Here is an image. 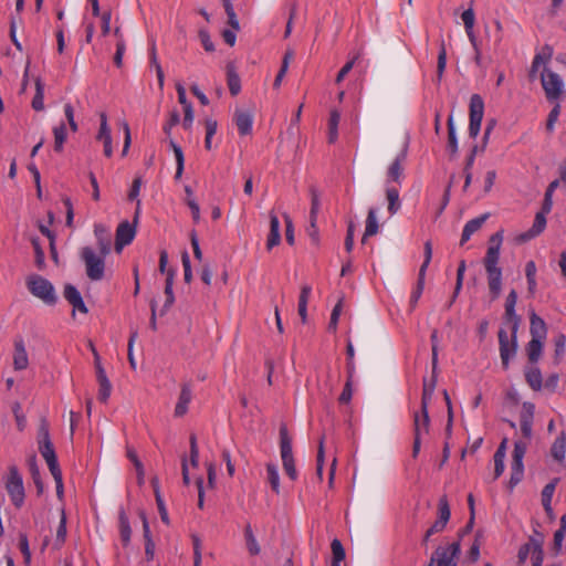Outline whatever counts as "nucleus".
<instances>
[{
  "label": "nucleus",
  "instance_id": "nucleus-29",
  "mask_svg": "<svg viewBox=\"0 0 566 566\" xmlns=\"http://www.w3.org/2000/svg\"><path fill=\"white\" fill-rule=\"evenodd\" d=\"M461 19L464 24L465 33H467L470 42L472 43V45L475 48L476 40H475L474 32H473L475 17H474L473 9L469 8L468 10H464L461 14Z\"/></svg>",
  "mask_w": 566,
  "mask_h": 566
},
{
  "label": "nucleus",
  "instance_id": "nucleus-21",
  "mask_svg": "<svg viewBox=\"0 0 566 566\" xmlns=\"http://www.w3.org/2000/svg\"><path fill=\"white\" fill-rule=\"evenodd\" d=\"M233 120L240 133V136H247L252 129L253 116L248 111H237Z\"/></svg>",
  "mask_w": 566,
  "mask_h": 566
},
{
  "label": "nucleus",
  "instance_id": "nucleus-6",
  "mask_svg": "<svg viewBox=\"0 0 566 566\" xmlns=\"http://www.w3.org/2000/svg\"><path fill=\"white\" fill-rule=\"evenodd\" d=\"M6 490L12 504L17 509H20L24 503L25 492L22 475L15 465H11L9 468V474L6 480Z\"/></svg>",
  "mask_w": 566,
  "mask_h": 566
},
{
  "label": "nucleus",
  "instance_id": "nucleus-51",
  "mask_svg": "<svg viewBox=\"0 0 566 566\" xmlns=\"http://www.w3.org/2000/svg\"><path fill=\"white\" fill-rule=\"evenodd\" d=\"M171 146H172V150H174V154H175V157H176V163H177V169H176L175 178L179 179L181 177V175H182L184 166H185L184 151H182L181 147L178 144H171Z\"/></svg>",
  "mask_w": 566,
  "mask_h": 566
},
{
  "label": "nucleus",
  "instance_id": "nucleus-61",
  "mask_svg": "<svg viewBox=\"0 0 566 566\" xmlns=\"http://www.w3.org/2000/svg\"><path fill=\"white\" fill-rule=\"evenodd\" d=\"M423 250H424V260H423V263L421 264V266L419 269V273L426 275L427 269H428V266H429V264L431 262V259H432V243H431L430 240L424 242Z\"/></svg>",
  "mask_w": 566,
  "mask_h": 566
},
{
  "label": "nucleus",
  "instance_id": "nucleus-23",
  "mask_svg": "<svg viewBox=\"0 0 566 566\" xmlns=\"http://www.w3.org/2000/svg\"><path fill=\"white\" fill-rule=\"evenodd\" d=\"M13 365H14V369H17V370H23L29 365L25 346H24L23 339H21V338L17 339L14 342Z\"/></svg>",
  "mask_w": 566,
  "mask_h": 566
},
{
  "label": "nucleus",
  "instance_id": "nucleus-34",
  "mask_svg": "<svg viewBox=\"0 0 566 566\" xmlns=\"http://www.w3.org/2000/svg\"><path fill=\"white\" fill-rule=\"evenodd\" d=\"M386 197L388 200V212L392 216L397 213L401 207L398 189L395 187H387Z\"/></svg>",
  "mask_w": 566,
  "mask_h": 566
},
{
  "label": "nucleus",
  "instance_id": "nucleus-40",
  "mask_svg": "<svg viewBox=\"0 0 566 566\" xmlns=\"http://www.w3.org/2000/svg\"><path fill=\"white\" fill-rule=\"evenodd\" d=\"M525 275L527 280V290L530 294L536 291V265L534 261H528L525 265Z\"/></svg>",
  "mask_w": 566,
  "mask_h": 566
},
{
  "label": "nucleus",
  "instance_id": "nucleus-31",
  "mask_svg": "<svg viewBox=\"0 0 566 566\" xmlns=\"http://www.w3.org/2000/svg\"><path fill=\"white\" fill-rule=\"evenodd\" d=\"M544 342H545V339L531 338V340L527 343L526 353H527L528 360L531 363L534 364L541 358L543 347H544Z\"/></svg>",
  "mask_w": 566,
  "mask_h": 566
},
{
  "label": "nucleus",
  "instance_id": "nucleus-24",
  "mask_svg": "<svg viewBox=\"0 0 566 566\" xmlns=\"http://www.w3.org/2000/svg\"><path fill=\"white\" fill-rule=\"evenodd\" d=\"M226 70H227V83H228L229 91L232 96H235L241 91L240 76H239L233 63H228Z\"/></svg>",
  "mask_w": 566,
  "mask_h": 566
},
{
  "label": "nucleus",
  "instance_id": "nucleus-26",
  "mask_svg": "<svg viewBox=\"0 0 566 566\" xmlns=\"http://www.w3.org/2000/svg\"><path fill=\"white\" fill-rule=\"evenodd\" d=\"M280 451L281 459L293 455L292 438L290 437L287 427L285 424H281L280 427Z\"/></svg>",
  "mask_w": 566,
  "mask_h": 566
},
{
  "label": "nucleus",
  "instance_id": "nucleus-17",
  "mask_svg": "<svg viewBox=\"0 0 566 566\" xmlns=\"http://www.w3.org/2000/svg\"><path fill=\"white\" fill-rule=\"evenodd\" d=\"M192 399V389L189 382H184L180 386V394L175 407L174 415L177 418L184 417L188 411V406Z\"/></svg>",
  "mask_w": 566,
  "mask_h": 566
},
{
  "label": "nucleus",
  "instance_id": "nucleus-14",
  "mask_svg": "<svg viewBox=\"0 0 566 566\" xmlns=\"http://www.w3.org/2000/svg\"><path fill=\"white\" fill-rule=\"evenodd\" d=\"M517 302V293L515 290H511L505 300V321L511 324V328L517 332L521 323V318L515 313V305Z\"/></svg>",
  "mask_w": 566,
  "mask_h": 566
},
{
  "label": "nucleus",
  "instance_id": "nucleus-46",
  "mask_svg": "<svg viewBox=\"0 0 566 566\" xmlns=\"http://www.w3.org/2000/svg\"><path fill=\"white\" fill-rule=\"evenodd\" d=\"M111 130L107 125V116L104 112L99 113V129L97 134L98 142H111Z\"/></svg>",
  "mask_w": 566,
  "mask_h": 566
},
{
  "label": "nucleus",
  "instance_id": "nucleus-45",
  "mask_svg": "<svg viewBox=\"0 0 566 566\" xmlns=\"http://www.w3.org/2000/svg\"><path fill=\"white\" fill-rule=\"evenodd\" d=\"M465 269H467L465 261L461 260L459 262V266H458V270H457L455 287H454V292H453V295H452V298H451V302H450L449 306H451V304L454 302V300L457 298V296L459 295V293H460V291L462 289Z\"/></svg>",
  "mask_w": 566,
  "mask_h": 566
},
{
  "label": "nucleus",
  "instance_id": "nucleus-3",
  "mask_svg": "<svg viewBox=\"0 0 566 566\" xmlns=\"http://www.w3.org/2000/svg\"><path fill=\"white\" fill-rule=\"evenodd\" d=\"M38 446L39 451L45 460L50 472L61 470L53 443L50 438L49 422L46 419H41L38 430Z\"/></svg>",
  "mask_w": 566,
  "mask_h": 566
},
{
  "label": "nucleus",
  "instance_id": "nucleus-9",
  "mask_svg": "<svg viewBox=\"0 0 566 566\" xmlns=\"http://www.w3.org/2000/svg\"><path fill=\"white\" fill-rule=\"evenodd\" d=\"M541 82L548 101L553 102L559 98L563 93L564 82L557 73L544 69L541 73Z\"/></svg>",
  "mask_w": 566,
  "mask_h": 566
},
{
  "label": "nucleus",
  "instance_id": "nucleus-35",
  "mask_svg": "<svg viewBox=\"0 0 566 566\" xmlns=\"http://www.w3.org/2000/svg\"><path fill=\"white\" fill-rule=\"evenodd\" d=\"M528 442L524 440L515 441L514 450L512 454V465L514 467H523V458L526 453Z\"/></svg>",
  "mask_w": 566,
  "mask_h": 566
},
{
  "label": "nucleus",
  "instance_id": "nucleus-5",
  "mask_svg": "<svg viewBox=\"0 0 566 566\" xmlns=\"http://www.w3.org/2000/svg\"><path fill=\"white\" fill-rule=\"evenodd\" d=\"M460 554V541H455L447 545H440L432 553L428 566H458Z\"/></svg>",
  "mask_w": 566,
  "mask_h": 566
},
{
  "label": "nucleus",
  "instance_id": "nucleus-36",
  "mask_svg": "<svg viewBox=\"0 0 566 566\" xmlns=\"http://www.w3.org/2000/svg\"><path fill=\"white\" fill-rule=\"evenodd\" d=\"M528 442L524 440L515 441L514 450L512 454V465L514 467H523V458L526 453Z\"/></svg>",
  "mask_w": 566,
  "mask_h": 566
},
{
  "label": "nucleus",
  "instance_id": "nucleus-7",
  "mask_svg": "<svg viewBox=\"0 0 566 566\" xmlns=\"http://www.w3.org/2000/svg\"><path fill=\"white\" fill-rule=\"evenodd\" d=\"M500 345V357L504 369H507L511 358H513L517 350V332L511 328V337L507 332L501 328L497 333Z\"/></svg>",
  "mask_w": 566,
  "mask_h": 566
},
{
  "label": "nucleus",
  "instance_id": "nucleus-58",
  "mask_svg": "<svg viewBox=\"0 0 566 566\" xmlns=\"http://www.w3.org/2000/svg\"><path fill=\"white\" fill-rule=\"evenodd\" d=\"M333 562H343L345 559V549L339 539L334 538L331 544Z\"/></svg>",
  "mask_w": 566,
  "mask_h": 566
},
{
  "label": "nucleus",
  "instance_id": "nucleus-1",
  "mask_svg": "<svg viewBox=\"0 0 566 566\" xmlns=\"http://www.w3.org/2000/svg\"><path fill=\"white\" fill-rule=\"evenodd\" d=\"M502 242L503 230H499L490 237L489 247L483 258V265L486 272L488 286L492 300H496L502 292V269L499 266Z\"/></svg>",
  "mask_w": 566,
  "mask_h": 566
},
{
  "label": "nucleus",
  "instance_id": "nucleus-49",
  "mask_svg": "<svg viewBox=\"0 0 566 566\" xmlns=\"http://www.w3.org/2000/svg\"><path fill=\"white\" fill-rule=\"evenodd\" d=\"M97 381L99 385L97 398L101 402H106L107 399L109 398L111 391H112L111 381L108 380L107 377L97 379Z\"/></svg>",
  "mask_w": 566,
  "mask_h": 566
},
{
  "label": "nucleus",
  "instance_id": "nucleus-11",
  "mask_svg": "<svg viewBox=\"0 0 566 566\" xmlns=\"http://www.w3.org/2000/svg\"><path fill=\"white\" fill-rule=\"evenodd\" d=\"M407 155H408V145L405 144L401 146V148L397 153L394 161L388 167L387 177L390 181L400 184L401 177L403 174V164L406 163Z\"/></svg>",
  "mask_w": 566,
  "mask_h": 566
},
{
  "label": "nucleus",
  "instance_id": "nucleus-20",
  "mask_svg": "<svg viewBox=\"0 0 566 566\" xmlns=\"http://www.w3.org/2000/svg\"><path fill=\"white\" fill-rule=\"evenodd\" d=\"M270 218V231L266 239V249L271 251L274 247H277L281 242V233H280V220L277 216L271 211L269 214Z\"/></svg>",
  "mask_w": 566,
  "mask_h": 566
},
{
  "label": "nucleus",
  "instance_id": "nucleus-33",
  "mask_svg": "<svg viewBox=\"0 0 566 566\" xmlns=\"http://www.w3.org/2000/svg\"><path fill=\"white\" fill-rule=\"evenodd\" d=\"M378 228L379 227H378V222H377V218H376V210L374 208H370L368 210V214L366 218V228H365V232H364L363 240H361L363 243H365V241L368 237L377 234Z\"/></svg>",
  "mask_w": 566,
  "mask_h": 566
},
{
  "label": "nucleus",
  "instance_id": "nucleus-8",
  "mask_svg": "<svg viewBox=\"0 0 566 566\" xmlns=\"http://www.w3.org/2000/svg\"><path fill=\"white\" fill-rule=\"evenodd\" d=\"M484 114V102L479 94H473L469 106V137L476 138L481 129Z\"/></svg>",
  "mask_w": 566,
  "mask_h": 566
},
{
  "label": "nucleus",
  "instance_id": "nucleus-42",
  "mask_svg": "<svg viewBox=\"0 0 566 566\" xmlns=\"http://www.w3.org/2000/svg\"><path fill=\"white\" fill-rule=\"evenodd\" d=\"M127 458L133 462L137 472V482L139 485H142L144 483L145 475L144 465L138 459L137 453L133 448H127Z\"/></svg>",
  "mask_w": 566,
  "mask_h": 566
},
{
  "label": "nucleus",
  "instance_id": "nucleus-43",
  "mask_svg": "<svg viewBox=\"0 0 566 566\" xmlns=\"http://www.w3.org/2000/svg\"><path fill=\"white\" fill-rule=\"evenodd\" d=\"M244 537L248 546V551L251 555L255 556L260 554V546L256 542V538L252 532L251 525L248 524L244 528Z\"/></svg>",
  "mask_w": 566,
  "mask_h": 566
},
{
  "label": "nucleus",
  "instance_id": "nucleus-44",
  "mask_svg": "<svg viewBox=\"0 0 566 566\" xmlns=\"http://www.w3.org/2000/svg\"><path fill=\"white\" fill-rule=\"evenodd\" d=\"M266 473H268V481L271 485V489L279 494L280 493V476L279 471L275 464L268 463L266 464Z\"/></svg>",
  "mask_w": 566,
  "mask_h": 566
},
{
  "label": "nucleus",
  "instance_id": "nucleus-10",
  "mask_svg": "<svg viewBox=\"0 0 566 566\" xmlns=\"http://www.w3.org/2000/svg\"><path fill=\"white\" fill-rule=\"evenodd\" d=\"M139 206L140 201L137 200V209L134 217V223H129L128 221H123L118 224L115 234V250L119 253L125 245H128L135 238L136 227L135 223L138 220L139 216Z\"/></svg>",
  "mask_w": 566,
  "mask_h": 566
},
{
  "label": "nucleus",
  "instance_id": "nucleus-12",
  "mask_svg": "<svg viewBox=\"0 0 566 566\" xmlns=\"http://www.w3.org/2000/svg\"><path fill=\"white\" fill-rule=\"evenodd\" d=\"M438 518L437 521L428 528L429 531V534H437V533H441L449 520H450V516H451V512H450V506H449V502H448V499L446 495H442L440 499H439V502H438Z\"/></svg>",
  "mask_w": 566,
  "mask_h": 566
},
{
  "label": "nucleus",
  "instance_id": "nucleus-39",
  "mask_svg": "<svg viewBox=\"0 0 566 566\" xmlns=\"http://www.w3.org/2000/svg\"><path fill=\"white\" fill-rule=\"evenodd\" d=\"M29 469H30V473H31L32 480H33V482L35 484L36 492L40 495L43 492L44 485H43V482L41 480V474H40L39 467L36 464L35 455H32L29 459Z\"/></svg>",
  "mask_w": 566,
  "mask_h": 566
},
{
  "label": "nucleus",
  "instance_id": "nucleus-48",
  "mask_svg": "<svg viewBox=\"0 0 566 566\" xmlns=\"http://www.w3.org/2000/svg\"><path fill=\"white\" fill-rule=\"evenodd\" d=\"M31 243L34 249L35 265L38 269L42 270L45 266V255L43 249L41 248L39 238H32Z\"/></svg>",
  "mask_w": 566,
  "mask_h": 566
},
{
  "label": "nucleus",
  "instance_id": "nucleus-25",
  "mask_svg": "<svg viewBox=\"0 0 566 566\" xmlns=\"http://www.w3.org/2000/svg\"><path fill=\"white\" fill-rule=\"evenodd\" d=\"M118 522H119V535L123 545L126 547L130 543L132 528L129 525L128 516L124 509H120L118 512Z\"/></svg>",
  "mask_w": 566,
  "mask_h": 566
},
{
  "label": "nucleus",
  "instance_id": "nucleus-15",
  "mask_svg": "<svg viewBox=\"0 0 566 566\" xmlns=\"http://www.w3.org/2000/svg\"><path fill=\"white\" fill-rule=\"evenodd\" d=\"M63 296L73 306V315L75 314V311L87 314L88 310L82 298V295L73 284L67 283L64 285Z\"/></svg>",
  "mask_w": 566,
  "mask_h": 566
},
{
  "label": "nucleus",
  "instance_id": "nucleus-47",
  "mask_svg": "<svg viewBox=\"0 0 566 566\" xmlns=\"http://www.w3.org/2000/svg\"><path fill=\"white\" fill-rule=\"evenodd\" d=\"M526 381L534 390H539L542 387V374L538 368H532L525 374Z\"/></svg>",
  "mask_w": 566,
  "mask_h": 566
},
{
  "label": "nucleus",
  "instance_id": "nucleus-16",
  "mask_svg": "<svg viewBox=\"0 0 566 566\" xmlns=\"http://www.w3.org/2000/svg\"><path fill=\"white\" fill-rule=\"evenodd\" d=\"M94 234L97 241V249L104 255H108L112 250V234L105 226L98 223L94 226Z\"/></svg>",
  "mask_w": 566,
  "mask_h": 566
},
{
  "label": "nucleus",
  "instance_id": "nucleus-60",
  "mask_svg": "<svg viewBox=\"0 0 566 566\" xmlns=\"http://www.w3.org/2000/svg\"><path fill=\"white\" fill-rule=\"evenodd\" d=\"M446 65H447V51H446L444 43L442 42L441 46H440L439 54H438V63H437V73H438L439 81L441 80V77L443 75Z\"/></svg>",
  "mask_w": 566,
  "mask_h": 566
},
{
  "label": "nucleus",
  "instance_id": "nucleus-54",
  "mask_svg": "<svg viewBox=\"0 0 566 566\" xmlns=\"http://www.w3.org/2000/svg\"><path fill=\"white\" fill-rule=\"evenodd\" d=\"M339 120V113L337 111H332L328 122L329 142H334L337 138V126Z\"/></svg>",
  "mask_w": 566,
  "mask_h": 566
},
{
  "label": "nucleus",
  "instance_id": "nucleus-32",
  "mask_svg": "<svg viewBox=\"0 0 566 566\" xmlns=\"http://www.w3.org/2000/svg\"><path fill=\"white\" fill-rule=\"evenodd\" d=\"M311 286L308 285H304L301 289V294L298 298V315L303 324H305L307 321V303L311 295Z\"/></svg>",
  "mask_w": 566,
  "mask_h": 566
},
{
  "label": "nucleus",
  "instance_id": "nucleus-41",
  "mask_svg": "<svg viewBox=\"0 0 566 566\" xmlns=\"http://www.w3.org/2000/svg\"><path fill=\"white\" fill-rule=\"evenodd\" d=\"M551 55H552V50H551V48L546 46L543 49V51L541 53H537L534 56L532 67H531V73H530L531 77L534 76L535 72L539 69L541 65L545 64L551 59Z\"/></svg>",
  "mask_w": 566,
  "mask_h": 566
},
{
  "label": "nucleus",
  "instance_id": "nucleus-38",
  "mask_svg": "<svg viewBox=\"0 0 566 566\" xmlns=\"http://www.w3.org/2000/svg\"><path fill=\"white\" fill-rule=\"evenodd\" d=\"M32 107L36 112L44 108V84L40 77L35 78V95L32 99Z\"/></svg>",
  "mask_w": 566,
  "mask_h": 566
},
{
  "label": "nucleus",
  "instance_id": "nucleus-55",
  "mask_svg": "<svg viewBox=\"0 0 566 566\" xmlns=\"http://www.w3.org/2000/svg\"><path fill=\"white\" fill-rule=\"evenodd\" d=\"M283 469L286 473V475L292 480L295 481L297 479V470L295 467V460L294 455L289 458L282 459Z\"/></svg>",
  "mask_w": 566,
  "mask_h": 566
},
{
  "label": "nucleus",
  "instance_id": "nucleus-62",
  "mask_svg": "<svg viewBox=\"0 0 566 566\" xmlns=\"http://www.w3.org/2000/svg\"><path fill=\"white\" fill-rule=\"evenodd\" d=\"M181 262H182V266H184V280L186 283L189 284L192 280V271H191L190 258H189L188 252L185 251L182 253Z\"/></svg>",
  "mask_w": 566,
  "mask_h": 566
},
{
  "label": "nucleus",
  "instance_id": "nucleus-2",
  "mask_svg": "<svg viewBox=\"0 0 566 566\" xmlns=\"http://www.w3.org/2000/svg\"><path fill=\"white\" fill-rule=\"evenodd\" d=\"M107 255L96 252L92 247H83L80 258L85 265V273L91 281H102L105 276V258Z\"/></svg>",
  "mask_w": 566,
  "mask_h": 566
},
{
  "label": "nucleus",
  "instance_id": "nucleus-59",
  "mask_svg": "<svg viewBox=\"0 0 566 566\" xmlns=\"http://www.w3.org/2000/svg\"><path fill=\"white\" fill-rule=\"evenodd\" d=\"M342 307H343V298H340L337 302V304L334 306L332 314H331L328 329L333 333L336 332V329H337V323H338V318H339V315L342 312Z\"/></svg>",
  "mask_w": 566,
  "mask_h": 566
},
{
  "label": "nucleus",
  "instance_id": "nucleus-52",
  "mask_svg": "<svg viewBox=\"0 0 566 566\" xmlns=\"http://www.w3.org/2000/svg\"><path fill=\"white\" fill-rule=\"evenodd\" d=\"M424 280H426V275L424 274H421V273H418V280H417V286L416 289L413 290V292L411 293V296H410V305L411 307H415L416 304L418 303L422 292H423V289H424Z\"/></svg>",
  "mask_w": 566,
  "mask_h": 566
},
{
  "label": "nucleus",
  "instance_id": "nucleus-30",
  "mask_svg": "<svg viewBox=\"0 0 566 566\" xmlns=\"http://www.w3.org/2000/svg\"><path fill=\"white\" fill-rule=\"evenodd\" d=\"M557 479H554L552 482L546 484L542 491V504L544 506L545 512L549 517H553V509H552V499L555 492Z\"/></svg>",
  "mask_w": 566,
  "mask_h": 566
},
{
  "label": "nucleus",
  "instance_id": "nucleus-56",
  "mask_svg": "<svg viewBox=\"0 0 566 566\" xmlns=\"http://www.w3.org/2000/svg\"><path fill=\"white\" fill-rule=\"evenodd\" d=\"M546 227V217L544 212H537L533 222L532 228L530 229L535 237L539 235Z\"/></svg>",
  "mask_w": 566,
  "mask_h": 566
},
{
  "label": "nucleus",
  "instance_id": "nucleus-13",
  "mask_svg": "<svg viewBox=\"0 0 566 566\" xmlns=\"http://www.w3.org/2000/svg\"><path fill=\"white\" fill-rule=\"evenodd\" d=\"M534 405L531 402H524L520 415V427L524 441H530L533 434V419H534Z\"/></svg>",
  "mask_w": 566,
  "mask_h": 566
},
{
  "label": "nucleus",
  "instance_id": "nucleus-64",
  "mask_svg": "<svg viewBox=\"0 0 566 566\" xmlns=\"http://www.w3.org/2000/svg\"><path fill=\"white\" fill-rule=\"evenodd\" d=\"M64 116H65V119L71 128L72 132H76L77 130V124L75 122V118H74V108L73 106L67 103L64 105Z\"/></svg>",
  "mask_w": 566,
  "mask_h": 566
},
{
  "label": "nucleus",
  "instance_id": "nucleus-19",
  "mask_svg": "<svg viewBox=\"0 0 566 566\" xmlns=\"http://www.w3.org/2000/svg\"><path fill=\"white\" fill-rule=\"evenodd\" d=\"M430 418L428 410L415 412L413 415V438L421 439L429 433Z\"/></svg>",
  "mask_w": 566,
  "mask_h": 566
},
{
  "label": "nucleus",
  "instance_id": "nucleus-63",
  "mask_svg": "<svg viewBox=\"0 0 566 566\" xmlns=\"http://www.w3.org/2000/svg\"><path fill=\"white\" fill-rule=\"evenodd\" d=\"M284 221H285V238H286V242L290 245H293L294 242H295L294 227H293L292 219L286 213H284Z\"/></svg>",
  "mask_w": 566,
  "mask_h": 566
},
{
  "label": "nucleus",
  "instance_id": "nucleus-4",
  "mask_svg": "<svg viewBox=\"0 0 566 566\" xmlns=\"http://www.w3.org/2000/svg\"><path fill=\"white\" fill-rule=\"evenodd\" d=\"M29 292L48 305H54L57 301L53 284L45 277L32 274L27 279Z\"/></svg>",
  "mask_w": 566,
  "mask_h": 566
},
{
  "label": "nucleus",
  "instance_id": "nucleus-37",
  "mask_svg": "<svg viewBox=\"0 0 566 566\" xmlns=\"http://www.w3.org/2000/svg\"><path fill=\"white\" fill-rule=\"evenodd\" d=\"M66 539V514L64 509L61 510V518L56 528V536L54 541V547L60 549Z\"/></svg>",
  "mask_w": 566,
  "mask_h": 566
},
{
  "label": "nucleus",
  "instance_id": "nucleus-27",
  "mask_svg": "<svg viewBox=\"0 0 566 566\" xmlns=\"http://www.w3.org/2000/svg\"><path fill=\"white\" fill-rule=\"evenodd\" d=\"M437 384V373H432V378L430 381H427V379L423 380V388H422V397H421V410H428L429 403L432 399L434 388Z\"/></svg>",
  "mask_w": 566,
  "mask_h": 566
},
{
  "label": "nucleus",
  "instance_id": "nucleus-18",
  "mask_svg": "<svg viewBox=\"0 0 566 566\" xmlns=\"http://www.w3.org/2000/svg\"><path fill=\"white\" fill-rule=\"evenodd\" d=\"M489 217L490 213L486 212L478 218L468 221L461 234L460 245H464L470 240L471 235L482 228V226L485 223Z\"/></svg>",
  "mask_w": 566,
  "mask_h": 566
},
{
  "label": "nucleus",
  "instance_id": "nucleus-57",
  "mask_svg": "<svg viewBox=\"0 0 566 566\" xmlns=\"http://www.w3.org/2000/svg\"><path fill=\"white\" fill-rule=\"evenodd\" d=\"M19 548L23 555L24 563L30 565L31 563V551L29 547L28 536L23 533L19 535Z\"/></svg>",
  "mask_w": 566,
  "mask_h": 566
},
{
  "label": "nucleus",
  "instance_id": "nucleus-50",
  "mask_svg": "<svg viewBox=\"0 0 566 566\" xmlns=\"http://www.w3.org/2000/svg\"><path fill=\"white\" fill-rule=\"evenodd\" d=\"M543 538L539 535V538H532L533 545V566H541L543 562V549H542Z\"/></svg>",
  "mask_w": 566,
  "mask_h": 566
},
{
  "label": "nucleus",
  "instance_id": "nucleus-28",
  "mask_svg": "<svg viewBox=\"0 0 566 566\" xmlns=\"http://www.w3.org/2000/svg\"><path fill=\"white\" fill-rule=\"evenodd\" d=\"M565 453H566V432L562 431L551 447V454L556 461L562 462L565 459Z\"/></svg>",
  "mask_w": 566,
  "mask_h": 566
},
{
  "label": "nucleus",
  "instance_id": "nucleus-53",
  "mask_svg": "<svg viewBox=\"0 0 566 566\" xmlns=\"http://www.w3.org/2000/svg\"><path fill=\"white\" fill-rule=\"evenodd\" d=\"M223 7H224L226 13L228 15V23L230 24V27L234 31H238L240 29V23H239V20L237 18V14L234 12V9H233L231 0L224 1V6Z\"/></svg>",
  "mask_w": 566,
  "mask_h": 566
},
{
  "label": "nucleus",
  "instance_id": "nucleus-22",
  "mask_svg": "<svg viewBox=\"0 0 566 566\" xmlns=\"http://www.w3.org/2000/svg\"><path fill=\"white\" fill-rule=\"evenodd\" d=\"M530 333L532 338L546 339L547 326L534 311L530 313Z\"/></svg>",
  "mask_w": 566,
  "mask_h": 566
}]
</instances>
